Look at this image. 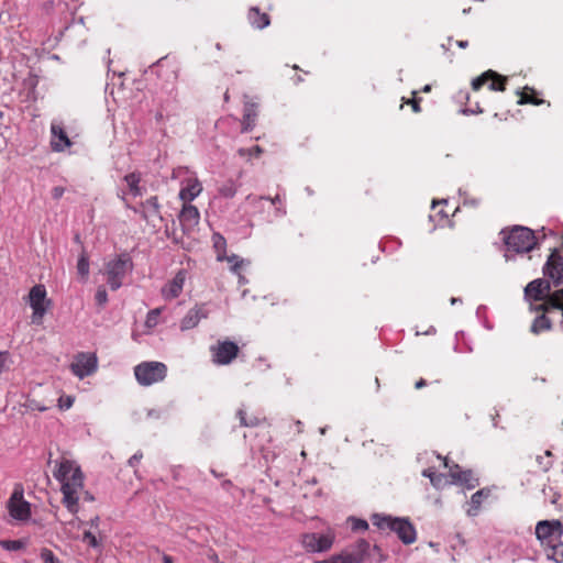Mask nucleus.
Instances as JSON below:
<instances>
[{
    "mask_svg": "<svg viewBox=\"0 0 563 563\" xmlns=\"http://www.w3.org/2000/svg\"><path fill=\"white\" fill-rule=\"evenodd\" d=\"M54 477L60 484L62 503L71 515L78 514L80 499L93 500L92 495L85 489L84 474L75 461H57Z\"/></svg>",
    "mask_w": 563,
    "mask_h": 563,
    "instance_id": "1",
    "label": "nucleus"
},
{
    "mask_svg": "<svg viewBox=\"0 0 563 563\" xmlns=\"http://www.w3.org/2000/svg\"><path fill=\"white\" fill-rule=\"evenodd\" d=\"M372 522L379 529L393 530L405 544H411L417 539L416 529L407 519L375 514L372 516Z\"/></svg>",
    "mask_w": 563,
    "mask_h": 563,
    "instance_id": "2",
    "label": "nucleus"
},
{
    "mask_svg": "<svg viewBox=\"0 0 563 563\" xmlns=\"http://www.w3.org/2000/svg\"><path fill=\"white\" fill-rule=\"evenodd\" d=\"M508 252L527 253L536 245V236L532 230L526 227H514L501 231Z\"/></svg>",
    "mask_w": 563,
    "mask_h": 563,
    "instance_id": "3",
    "label": "nucleus"
},
{
    "mask_svg": "<svg viewBox=\"0 0 563 563\" xmlns=\"http://www.w3.org/2000/svg\"><path fill=\"white\" fill-rule=\"evenodd\" d=\"M133 268V263L128 254H120L109 260L104 265V275L112 290L122 286L123 278Z\"/></svg>",
    "mask_w": 563,
    "mask_h": 563,
    "instance_id": "4",
    "label": "nucleus"
},
{
    "mask_svg": "<svg viewBox=\"0 0 563 563\" xmlns=\"http://www.w3.org/2000/svg\"><path fill=\"white\" fill-rule=\"evenodd\" d=\"M167 374V366L162 362H143L134 367V375L142 386H151L163 382Z\"/></svg>",
    "mask_w": 563,
    "mask_h": 563,
    "instance_id": "5",
    "label": "nucleus"
},
{
    "mask_svg": "<svg viewBox=\"0 0 563 563\" xmlns=\"http://www.w3.org/2000/svg\"><path fill=\"white\" fill-rule=\"evenodd\" d=\"M9 516L14 521L24 522L31 517V505L24 499V490L21 485H15L7 501Z\"/></svg>",
    "mask_w": 563,
    "mask_h": 563,
    "instance_id": "6",
    "label": "nucleus"
},
{
    "mask_svg": "<svg viewBox=\"0 0 563 563\" xmlns=\"http://www.w3.org/2000/svg\"><path fill=\"white\" fill-rule=\"evenodd\" d=\"M334 540L335 534L332 530L324 533L307 532L301 534L300 544L308 553H321L330 550Z\"/></svg>",
    "mask_w": 563,
    "mask_h": 563,
    "instance_id": "7",
    "label": "nucleus"
},
{
    "mask_svg": "<svg viewBox=\"0 0 563 563\" xmlns=\"http://www.w3.org/2000/svg\"><path fill=\"white\" fill-rule=\"evenodd\" d=\"M368 551L369 543L361 539L350 550H344L316 563H362L368 556Z\"/></svg>",
    "mask_w": 563,
    "mask_h": 563,
    "instance_id": "8",
    "label": "nucleus"
},
{
    "mask_svg": "<svg viewBox=\"0 0 563 563\" xmlns=\"http://www.w3.org/2000/svg\"><path fill=\"white\" fill-rule=\"evenodd\" d=\"M536 537L543 548L561 540L563 525L560 520H541L536 526Z\"/></svg>",
    "mask_w": 563,
    "mask_h": 563,
    "instance_id": "9",
    "label": "nucleus"
},
{
    "mask_svg": "<svg viewBox=\"0 0 563 563\" xmlns=\"http://www.w3.org/2000/svg\"><path fill=\"white\" fill-rule=\"evenodd\" d=\"M29 303L33 310L32 322L40 324L47 311L49 301L46 298V289L43 285H35L29 292Z\"/></svg>",
    "mask_w": 563,
    "mask_h": 563,
    "instance_id": "10",
    "label": "nucleus"
},
{
    "mask_svg": "<svg viewBox=\"0 0 563 563\" xmlns=\"http://www.w3.org/2000/svg\"><path fill=\"white\" fill-rule=\"evenodd\" d=\"M98 360L95 354L91 353H79L75 356L70 364V369L75 376L82 379L90 376L97 371Z\"/></svg>",
    "mask_w": 563,
    "mask_h": 563,
    "instance_id": "11",
    "label": "nucleus"
},
{
    "mask_svg": "<svg viewBox=\"0 0 563 563\" xmlns=\"http://www.w3.org/2000/svg\"><path fill=\"white\" fill-rule=\"evenodd\" d=\"M212 361L218 365L230 364L239 353V346L232 341H222L210 347Z\"/></svg>",
    "mask_w": 563,
    "mask_h": 563,
    "instance_id": "12",
    "label": "nucleus"
},
{
    "mask_svg": "<svg viewBox=\"0 0 563 563\" xmlns=\"http://www.w3.org/2000/svg\"><path fill=\"white\" fill-rule=\"evenodd\" d=\"M185 282H186V271L180 269L177 272V274L174 276V278L172 280H169L168 283H166L163 286V288L161 290L162 297L165 300H172V299L177 298L183 291Z\"/></svg>",
    "mask_w": 563,
    "mask_h": 563,
    "instance_id": "13",
    "label": "nucleus"
},
{
    "mask_svg": "<svg viewBox=\"0 0 563 563\" xmlns=\"http://www.w3.org/2000/svg\"><path fill=\"white\" fill-rule=\"evenodd\" d=\"M489 82V89L493 91H504L505 90V81L506 78L497 75L493 70H488L484 73L482 76L475 78L472 81V87L474 90H478L485 82Z\"/></svg>",
    "mask_w": 563,
    "mask_h": 563,
    "instance_id": "14",
    "label": "nucleus"
},
{
    "mask_svg": "<svg viewBox=\"0 0 563 563\" xmlns=\"http://www.w3.org/2000/svg\"><path fill=\"white\" fill-rule=\"evenodd\" d=\"M209 314L205 305H197L194 308L189 309L186 316L180 321V330L186 331L190 330L198 325V323L206 319Z\"/></svg>",
    "mask_w": 563,
    "mask_h": 563,
    "instance_id": "15",
    "label": "nucleus"
},
{
    "mask_svg": "<svg viewBox=\"0 0 563 563\" xmlns=\"http://www.w3.org/2000/svg\"><path fill=\"white\" fill-rule=\"evenodd\" d=\"M202 191V185L197 177H190L183 181L181 189L179 191V199L184 203H189L197 198Z\"/></svg>",
    "mask_w": 563,
    "mask_h": 563,
    "instance_id": "16",
    "label": "nucleus"
},
{
    "mask_svg": "<svg viewBox=\"0 0 563 563\" xmlns=\"http://www.w3.org/2000/svg\"><path fill=\"white\" fill-rule=\"evenodd\" d=\"M545 273L556 284L563 283V256L553 252L547 262Z\"/></svg>",
    "mask_w": 563,
    "mask_h": 563,
    "instance_id": "17",
    "label": "nucleus"
},
{
    "mask_svg": "<svg viewBox=\"0 0 563 563\" xmlns=\"http://www.w3.org/2000/svg\"><path fill=\"white\" fill-rule=\"evenodd\" d=\"M258 104L244 96L242 132H250L255 126Z\"/></svg>",
    "mask_w": 563,
    "mask_h": 563,
    "instance_id": "18",
    "label": "nucleus"
},
{
    "mask_svg": "<svg viewBox=\"0 0 563 563\" xmlns=\"http://www.w3.org/2000/svg\"><path fill=\"white\" fill-rule=\"evenodd\" d=\"M51 131H52L51 145L54 151L62 152L66 147H69L71 145L70 140L68 139L66 132L64 131V129L60 124L52 123Z\"/></svg>",
    "mask_w": 563,
    "mask_h": 563,
    "instance_id": "19",
    "label": "nucleus"
},
{
    "mask_svg": "<svg viewBox=\"0 0 563 563\" xmlns=\"http://www.w3.org/2000/svg\"><path fill=\"white\" fill-rule=\"evenodd\" d=\"M179 220L184 228L194 229L198 225L200 220L199 210L190 203H184L179 214Z\"/></svg>",
    "mask_w": 563,
    "mask_h": 563,
    "instance_id": "20",
    "label": "nucleus"
},
{
    "mask_svg": "<svg viewBox=\"0 0 563 563\" xmlns=\"http://www.w3.org/2000/svg\"><path fill=\"white\" fill-rule=\"evenodd\" d=\"M443 464L449 468V474L454 483L466 484L468 488L475 487L471 471H461L456 464L450 466L446 459H443Z\"/></svg>",
    "mask_w": 563,
    "mask_h": 563,
    "instance_id": "21",
    "label": "nucleus"
},
{
    "mask_svg": "<svg viewBox=\"0 0 563 563\" xmlns=\"http://www.w3.org/2000/svg\"><path fill=\"white\" fill-rule=\"evenodd\" d=\"M525 291L527 297L534 300H541L544 296L549 294L550 285L545 280L536 279L527 285Z\"/></svg>",
    "mask_w": 563,
    "mask_h": 563,
    "instance_id": "22",
    "label": "nucleus"
},
{
    "mask_svg": "<svg viewBox=\"0 0 563 563\" xmlns=\"http://www.w3.org/2000/svg\"><path fill=\"white\" fill-rule=\"evenodd\" d=\"M249 20L256 29H264L269 24V18L266 13H261L257 8H252L249 12Z\"/></svg>",
    "mask_w": 563,
    "mask_h": 563,
    "instance_id": "23",
    "label": "nucleus"
},
{
    "mask_svg": "<svg viewBox=\"0 0 563 563\" xmlns=\"http://www.w3.org/2000/svg\"><path fill=\"white\" fill-rule=\"evenodd\" d=\"M124 181L130 189V192L134 196H142L143 191L140 187L141 175L137 173H131L124 176Z\"/></svg>",
    "mask_w": 563,
    "mask_h": 563,
    "instance_id": "24",
    "label": "nucleus"
},
{
    "mask_svg": "<svg viewBox=\"0 0 563 563\" xmlns=\"http://www.w3.org/2000/svg\"><path fill=\"white\" fill-rule=\"evenodd\" d=\"M488 495L484 489L477 490L471 497L470 508L466 510L468 516H476L479 511L483 498Z\"/></svg>",
    "mask_w": 563,
    "mask_h": 563,
    "instance_id": "25",
    "label": "nucleus"
},
{
    "mask_svg": "<svg viewBox=\"0 0 563 563\" xmlns=\"http://www.w3.org/2000/svg\"><path fill=\"white\" fill-rule=\"evenodd\" d=\"M548 550L547 556L555 563H563V542L560 540L545 548Z\"/></svg>",
    "mask_w": 563,
    "mask_h": 563,
    "instance_id": "26",
    "label": "nucleus"
},
{
    "mask_svg": "<svg viewBox=\"0 0 563 563\" xmlns=\"http://www.w3.org/2000/svg\"><path fill=\"white\" fill-rule=\"evenodd\" d=\"M143 213L145 218L159 217V203L157 197L148 198L143 205Z\"/></svg>",
    "mask_w": 563,
    "mask_h": 563,
    "instance_id": "27",
    "label": "nucleus"
},
{
    "mask_svg": "<svg viewBox=\"0 0 563 563\" xmlns=\"http://www.w3.org/2000/svg\"><path fill=\"white\" fill-rule=\"evenodd\" d=\"M422 475L424 477H428L435 488H441L446 484V479L444 478V476L442 474H437L435 472L432 471V468L424 470L422 472Z\"/></svg>",
    "mask_w": 563,
    "mask_h": 563,
    "instance_id": "28",
    "label": "nucleus"
},
{
    "mask_svg": "<svg viewBox=\"0 0 563 563\" xmlns=\"http://www.w3.org/2000/svg\"><path fill=\"white\" fill-rule=\"evenodd\" d=\"M550 328H551L550 319L548 317H545L544 314H541L538 318H536V320L533 321V323L531 325V331L533 333L538 334L542 331L549 330Z\"/></svg>",
    "mask_w": 563,
    "mask_h": 563,
    "instance_id": "29",
    "label": "nucleus"
},
{
    "mask_svg": "<svg viewBox=\"0 0 563 563\" xmlns=\"http://www.w3.org/2000/svg\"><path fill=\"white\" fill-rule=\"evenodd\" d=\"M238 191V186L233 180L225 181L220 188L219 194L224 198H233Z\"/></svg>",
    "mask_w": 563,
    "mask_h": 563,
    "instance_id": "30",
    "label": "nucleus"
},
{
    "mask_svg": "<svg viewBox=\"0 0 563 563\" xmlns=\"http://www.w3.org/2000/svg\"><path fill=\"white\" fill-rule=\"evenodd\" d=\"M77 272L79 275H81L84 278H87L89 274V260L85 251L79 255L78 262H77Z\"/></svg>",
    "mask_w": 563,
    "mask_h": 563,
    "instance_id": "31",
    "label": "nucleus"
},
{
    "mask_svg": "<svg viewBox=\"0 0 563 563\" xmlns=\"http://www.w3.org/2000/svg\"><path fill=\"white\" fill-rule=\"evenodd\" d=\"M212 240H213V245H214L216 250L218 251V256H217L218 261H223L224 260V249H225L224 238L220 234H213Z\"/></svg>",
    "mask_w": 563,
    "mask_h": 563,
    "instance_id": "32",
    "label": "nucleus"
},
{
    "mask_svg": "<svg viewBox=\"0 0 563 563\" xmlns=\"http://www.w3.org/2000/svg\"><path fill=\"white\" fill-rule=\"evenodd\" d=\"M161 312H162V308H156V309L151 310L147 313L146 320H145L146 328L152 329L158 324V318H159Z\"/></svg>",
    "mask_w": 563,
    "mask_h": 563,
    "instance_id": "33",
    "label": "nucleus"
},
{
    "mask_svg": "<svg viewBox=\"0 0 563 563\" xmlns=\"http://www.w3.org/2000/svg\"><path fill=\"white\" fill-rule=\"evenodd\" d=\"M84 522L79 519L77 514L73 515L69 521L64 522L65 531L71 532L73 530H79Z\"/></svg>",
    "mask_w": 563,
    "mask_h": 563,
    "instance_id": "34",
    "label": "nucleus"
},
{
    "mask_svg": "<svg viewBox=\"0 0 563 563\" xmlns=\"http://www.w3.org/2000/svg\"><path fill=\"white\" fill-rule=\"evenodd\" d=\"M224 260H227L230 264H231V271L235 274L239 273V269L244 265L245 261L240 258L238 255H231V256H228L225 257L224 256Z\"/></svg>",
    "mask_w": 563,
    "mask_h": 563,
    "instance_id": "35",
    "label": "nucleus"
},
{
    "mask_svg": "<svg viewBox=\"0 0 563 563\" xmlns=\"http://www.w3.org/2000/svg\"><path fill=\"white\" fill-rule=\"evenodd\" d=\"M239 155L244 156H260L263 153V150L260 146H254L252 148H240L238 151Z\"/></svg>",
    "mask_w": 563,
    "mask_h": 563,
    "instance_id": "36",
    "label": "nucleus"
},
{
    "mask_svg": "<svg viewBox=\"0 0 563 563\" xmlns=\"http://www.w3.org/2000/svg\"><path fill=\"white\" fill-rule=\"evenodd\" d=\"M41 559L44 563H60L54 553L48 549H43L41 551Z\"/></svg>",
    "mask_w": 563,
    "mask_h": 563,
    "instance_id": "37",
    "label": "nucleus"
},
{
    "mask_svg": "<svg viewBox=\"0 0 563 563\" xmlns=\"http://www.w3.org/2000/svg\"><path fill=\"white\" fill-rule=\"evenodd\" d=\"M96 302L103 307L108 302V295L104 287H99L95 296Z\"/></svg>",
    "mask_w": 563,
    "mask_h": 563,
    "instance_id": "38",
    "label": "nucleus"
},
{
    "mask_svg": "<svg viewBox=\"0 0 563 563\" xmlns=\"http://www.w3.org/2000/svg\"><path fill=\"white\" fill-rule=\"evenodd\" d=\"M0 545L9 551H16L23 547V543L19 540L13 541H0Z\"/></svg>",
    "mask_w": 563,
    "mask_h": 563,
    "instance_id": "39",
    "label": "nucleus"
},
{
    "mask_svg": "<svg viewBox=\"0 0 563 563\" xmlns=\"http://www.w3.org/2000/svg\"><path fill=\"white\" fill-rule=\"evenodd\" d=\"M74 397L73 396H60L58 398V407L62 410L69 409L74 404Z\"/></svg>",
    "mask_w": 563,
    "mask_h": 563,
    "instance_id": "40",
    "label": "nucleus"
},
{
    "mask_svg": "<svg viewBox=\"0 0 563 563\" xmlns=\"http://www.w3.org/2000/svg\"><path fill=\"white\" fill-rule=\"evenodd\" d=\"M82 541L87 542L90 547L97 548L99 545V542L95 534H92L90 531H85Z\"/></svg>",
    "mask_w": 563,
    "mask_h": 563,
    "instance_id": "41",
    "label": "nucleus"
},
{
    "mask_svg": "<svg viewBox=\"0 0 563 563\" xmlns=\"http://www.w3.org/2000/svg\"><path fill=\"white\" fill-rule=\"evenodd\" d=\"M350 521L352 522V529L355 531L356 530H366L368 528V523L365 520L350 518Z\"/></svg>",
    "mask_w": 563,
    "mask_h": 563,
    "instance_id": "42",
    "label": "nucleus"
},
{
    "mask_svg": "<svg viewBox=\"0 0 563 563\" xmlns=\"http://www.w3.org/2000/svg\"><path fill=\"white\" fill-rule=\"evenodd\" d=\"M26 407L27 409L30 410H38V411H45L48 409V406L46 405H41L37 400L35 399H30L26 404Z\"/></svg>",
    "mask_w": 563,
    "mask_h": 563,
    "instance_id": "43",
    "label": "nucleus"
},
{
    "mask_svg": "<svg viewBox=\"0 0 563 563\" xmlns=\"http://www.w3.org/2000/svg\"><path fill=\"white\" fill-rule=\"evenodd\" d=\"M10 363V356L8 352H0V374L8 369Z\"/></svg>",
    "mask_w": 563,
    "mask_h": 563,
    "instance_id": "44",
    "label": "nucleus"
},
{
    "mask_svg": "<svg viewBox=\"0 0 563 563\" xmlns=\"http://www.w3.org/2000/svg\"><path fill=\"white\" fill-rule=\"evenodd\" d=\"M238 415H239V418H240L241 424H243V426H245V427H249V426H255V424H256V419H252V420H250V421H246V420H245V417H244L245 412H244V410H242V409H241V410H239Z\"/></svg>",
    "mask_w": 563,
    "mask_h": 563,
    "instance_id": "45",
    "label": "nucleus"
},
{
    "mask_svg": "<svg viewBox=\"0 0 563 563\" xmlns=\"http://www.w3.org/2000/svg\"><path fill=\"white\" fill-rule=\"evenodd\" d=\"M65 194V188L62 186H56L52 189V197L56 200L60 199Z\"/></svg>",
    "mask_w": 563,
    "mask_h": 563,
    "instance_id": "46",
    "label": "nucleus"
},
{
    "mask_svg": "<svg viewBox=\"0 0 563 563\" xmlns=\"http://www.w3.org/2000/svg\"><path fill=\"white\" fill-rule=\"evenodd\" d=\"M541 102H542L541 100L530 98L527 95H521V98L519 101V103H534V104H540Z\"/></svg>",
    "mask_w": 563,
    "mask_h": 563,
    "instance_id": "47",
    "label": "nucleus"
},
{
    "mask_svg": "<svg viewBox=\"0 0 563 563\" xmlns=\"http://www.w3.org/2000/svg\"><path fill=\"white\" fill-rule=\"evenodd\" d=\"M142 457H143V454L141 452L135 453L134 455H132L130 457L129 465L134 467L141 461Z\"/></svg>",
    "mask_w": 563,
    "mask_h": 563,
    "instance_id": "48",
    "label": "nucleus"
},
{
    "mask_svg": "<svg viewBox=\"0 0 563 563\" xmlns=\"http://www.w3.org/2000/svg\"><path fill=\"white\" fill-rule=\"evenodd\" d=\"M373 550L378 555V562H385L387 560V555L382 551V549L378 545H374Z\"/></svg>",
    "mask_w": 563,
    "mask_h": 563,
    "instance_id": "49",
    "label": "nucleus"
},
{
    "mask_svg": "<svg viewBox=\"0 0 563 563\" xmlns=\"http://www.w3.org/2000/svg\"><path fill=\"white\" fill-rule=\"evenodd\" d=\"M410 104H411L412 110L415 112H419L420 111V107H419V104H418V102L416 100L410 101Z\"/></svg>",
    "mask_w": 563,
    "mask_h": 563,
    "instance_id": "50",
    "label": "nucleus"
},
{
    "mask_svg": "<svg viewBox=\"0 0 563 563\" xmlns=\"http://www.w3.org/2000/svg\"><path fill=\"white\" fill-rule=\"evenodd\" d=\"M163 563H174L172 556L163 555Z\"/></svg>",
    "mask_w": 563,
    "mask_h": 563,
    "instance_id": "51",
    "label": "nucleus"
},
{
    "mask_svg": "<svg viewBox=\"0 0 563 563\" xmlns=\"http://www.w3.org/2000/svg\"><path fill=\"white\" fill-rule=\"evenodd\" d=\"M426 385V380L424 379H420L416 383V388H421Z\"/></svg>",
    "mask_w": 563,
    "mask_h": 563,
    "instance_id": "52",
    "label": "nucleus"
},
{
    "mask_svg": "<svg viewBox=\"0 0 563 563\" xmlns=\"http://www.w3.org/2000/svg\"><path fill=\"white\" fill-rule=\"evenodd\" d=\"M98 522H99V517H95L93 519L90 520V526L91 527H97Z\"/></svg>",
    "mask_w": 563,
    "mask_h": 563,
    "instance_id": "53",
    "label": "nucleus"
},
{
    "mask_svg": "<svg viewBox=\"0 0 563 563\" xmlns=\"http://www.w3.org/2000/svg\"><path fill=\"white\" fill-rule=\"evenodd\" d=\"M210 560H212L214 563H221L218 559V555L216 553H212L211 555H209Z\"/></svg>",
    "mask_w": 563,
    "mask_h": 563,
    "instance_id": "54",
    "label": "nucleus"
},
{
    "mask_svg": "<svg viewBox=\"0 0 563 563\" xmlns=\"http://www.w3.org/2000/svg\"><path fill=\"white\" fill-rule=\"evenodd\" d=\"M457 45L462 48H465L467 46V42L466 41H460L457 42Z\"/></svg>",
    "mask_w": 563,
    "mask_h": 563,
    "instance_id": "55",
    "label": "nucleus"
},
{
    "mask_svg": "<svg viewBox=\"0 0 563 563\" xmlns=\"http://www.w3.org/2000/svg\"><path fill=\"white\" fill-rule=\"evenodd\" d=\"M459 300H460V299H457V298H452V299H451V303H452V305H454V303H456Z\"/></svg>",
    "mask_w": 563,
    "mask_h": 563,
    "instance_id": "56",
    "label": "nucleus"
},
{
    "mask_svg": "<svg viewBox=\"0 0 563 563\" xmlns=\"http://www.w3.org/2000/svg\"><path fill=\"white\" fill-rule=\"evenodd\" d=\"M429 90H430V86H428V85H427V86L423 88V91H426V92H427V91H429Z\"/></svg>",
    "mask_w": 563,
    "mask_h": 563,
    "instance_id": "57",
    "label": "nucleus"
},
{
    "mask_svg": "<svg viewBox=\"0 0 563 563\" xmlns=\"http://www.w3.org/2000/svg\"><path fill=\"white\" fill-rule=\"evenodd\" d=\"M278 200H279V196H276V198L273 199V202H278Z\"/></svg>",
    "mask_w": 563,
    "mask_h": 563,
    "instance_id": "58",
    "label": "nucleus"
},
{
    "mask_svg": "<svg viewBox=\"0 0 563 563\" xmlns=\"http://www.w3.org/2000/svg\"><path fill=\"white\" fill-rule=\"evenodd\" d=\"M278 200H279V196H276V198L273 199V202H278Z\"/></svg>",
    "mask_w": 563,
    "mask_h": 563,
    "instance_id": "59",
    "label": "nucleus"
},
{
    "mask_svg": "<svg viewBox=\"0 0 563 563\" xmlns=\"http://www.w3.org/2000/svg\"><path fill=\"white\" fill-rule=\"evenodd\" d=\"M278 200H279V196H276V198L273 199V202H278Z\"/></svg>",
    "mask_w": 563,
    "mask_h": 563,
    "instance_id": "60",
    "label": "nucleus"
},
{
    "mask_svg": "<svg viewBox=\"0 0 563 563\" xmlns=\"http://www.w3.org/2000/svg\"><path fill=\"white\" fill-rule=\"evenodd\" d=\"M240 282L244 283V277L240 275Z\"/></svg>",
    "mask_w": 563,
    "mask_h": 563,
    "instance_id": "61",
    "label": "nucleus"
}]
</instances>
